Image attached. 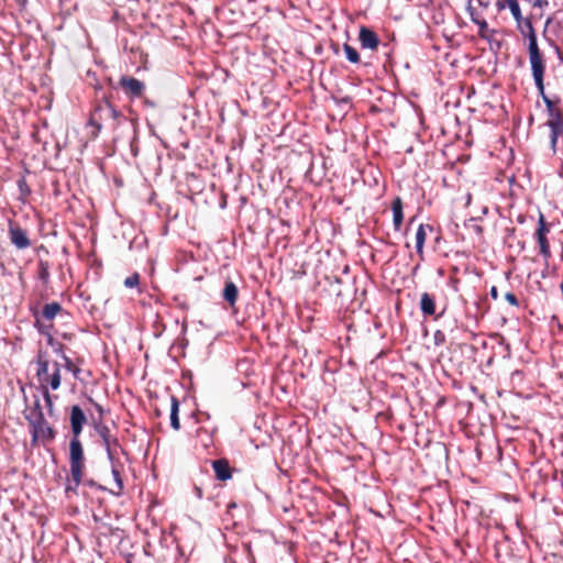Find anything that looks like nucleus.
<instances>
[{"label":"nucleus","instance_id":"cd10ccee","mask_svg":"<svg viewBox=\"0 0 563 563\" xmlns=\"http://www.w3.org/2000/svg\"><path fill=\"white\" fill-rule=\"evenodd\" d=\"M466 10H467V12L470 14V18H471V21L473 23L476 24L482 19L479 16V14L476 12V10L474 9V7L472 5V0H468Z\"/></svg>","mask_w":563,"mask_h":563},{"label":"nucleus","instance_id":"1a4fd4ad","mask_svg":"<svg viewBox=\"0 0 563 563\" xmlns=\"http://www.w3.org/2000/svg\"><path fill=\"white\" fill-rule=\"evenodd\" d=\"M119 85L125 95L133 98L141 97L145 89V85L141 80L129 76L121 77Z\"/></svg>","mask_w":563,"mask_h":563},{"label":"nucleus","instance_id":"9d476101","mask_svg":"<svg viewBox=\"0 0 563 563\" xmlns=\"http://www.w3.org/2000/svg\"><path fill=\"white\" fill-rule=\"evenodd\" d=\"M9 235L11 243L19 250H24L31 246V241L22 228L10 223Z\"/></svg>","mask_w":563,"mask_h":563},{"label":"nucleus","instance_id":"b1692460","mask_svg":"<svg viewBox=\"0 0 563 563\" xmlns=\"http://www.w3.org/2000/svg\"><path fill=\"white\" fill-rule=\"evenodd\" d=\"M179 402L175 397H172V407H170V426L175 430H179L180 422L178 418Z\"/></svg>","mask_w":563,"mask_h":563},{"label":"nucleus","instance_id":"6ab92c4d","mask_svg":"<svg viewBox=\"0 0 563 563\" xmlns=\"http://www.w3.org/2000/svg\"><path fill=\"white\" fill-rule=\"evenodd\" d=\"M35 416L40 418L45 417L41 399L38 396H34L33 404L27 406L26 409L24 410V418L26 419V421L32 420Z\"/></svg>","mask_w":563,"mask_h":563},{"label":"nucleus","instance_id":"423d86ee","mask_svg":"<svg viewBox=\"0 0 563 563\" xmlns=\"http://www.w3.org/2000/svg\"><path fill=\"white\" fill-rule=\"evenodd\" d=\"M532 77L536 84V87L539 91V95L541 96L543 102L547 107V112L550 117L549 121H561L563 120L562 114L559 109L554 107L553 100H551L544 91V73H545V66L541 67V75L539 76L538 73L531 71Z\"/></svg>","mask_w":563,"mask_h":563},{"label":"nucleus","instance_id":"f704fd0d","mask_svg":"<svg viewBox=\"0 0 563 563\" xmlns=\"http://www.w3.org/2000/svg\"><path fill=\"white\" fill-rule=\"evenodd\" d=\"M536 5H543V2H542L541 0H538V1L536 2Z\"/></svg>","mask_w":563,"mask_h":563},{"label":"nucleus","instance_id":"ddd939ff","mask_svg":"<svg viewBox=\"0 0 563 563\" xmlns=\"http://www.w3.org/2000/svg\"><path fill=\"white\" fill-rule=\"evenodd\" d=\"M99 434L102 438L109 461L113 462V456L117 454V449L120 448L118 439L110 435V431L107 427H101L99 429Z\"/></svg>","mask_w":563,"mask_h":563},{"label":"nucleus","instance_id":"e433bc0d","mask_svg":"<svg viewBox=\"0 0 563 563\" xmlns=\"http://www.w3.org/2000/svg\"><path fill=\"white\" fill-rule=\"evenodd\" d=\"M483 213H484V214H486V213H487V208H486V207L484 208Z\"/></svg>","mask_w":563,"mask_h":563},{"label":"nucleus","instance_id":"aec40b11","mask_svg":"<svg viewBox=\"0 0 563 563\" xmlns=\"http://www.w3.org/2000/svg\"><path fill=\"white\" fill-rule=\"evenodd\" d=\"M238 295H239V290H238L236 285L231 280L227 282L224 285L223 291H222L223 299L231 307H233L238 300Z\"/></svg>","mask_w":563,"mask_h":563},{"label":"nucleus","instance_id":"6e6552de","mask_svg":"<svg viewBox=\"0 0 563 563\" xmlns=\"http://www.w3.org/2000/svg\"><path fill=\"white\" fill-rule=\"evenodd\" d=\"M550 229L547 224L545 218L543 214H540L538 221V229L534 233V236L540 247V254L543 256L545 261H548L551 257L550 243L547 238Z\"/></svg>","mask_w":563,"mask_h":563},{"label":"nucleus","instance_id":"f3484780","mask_svg":"<svg viewBox=\"0 0 563 563\" xmlns=\"http://www.w3.org/2000/svg\"><path fill=\"white\" fill-rule=\"evenodd\" d=\"M420 309L424 316H433L435 313V300L434 297L428 292L421 294L420 297Z\"/></svg>","mask_w":563,"mask_h":563},{"label":"nucleus","instance_id":"4be33fe9","mask_svg":"<svg viewBox=\"0 0 563 563\" xmlns=\"http://www.w3.org/2000/svg\"><path fill=\"white\" fill-rule=\"evenodd\" d=\"M507 4H508V8H509L516 23H517V29L521 30L522 29V19H525V18L521 14V9H520L518 0H508Z\"/></svg>","mask_w":563,"mask_h":563},{"label":"nucleus","instance_id":"f8f14e48","mask_svg":"<svg viewBox=\"0 0 563 563\" xmlns=\"http://www.w3.org/2000/svg\"><path fill=\"white\" fill-rule=\"evenodd\" d=\"M86 422L87 418L82 409L77 405L73 406L70 409V427L73 437L79 438Z\"/></svg>","mask_w":563,"mask_h":563},{"label":"nucleus","instance_id":"c85d7f7f","mask_svg":"<svg viewBox=\"0 0 563 563\" xmlns=\"http://www.w3.org/2000/svg\"><path fill=\"white\" fill-rule=\"evenodd\" d=\"M505 299L514 307H518L519 306V301L517 299V297L512 294V292H507L505 295Z\"/></svg>","mask_w":563,"mask_h":563},{"label":"nucleus","instance_id":"a211bd4d","mask_svg":"<svg viewBox=\"0 0 563 563\" xmlns=\"http://www.w3.org/2000/svg\"><path fill=\"white\" fill-rule=\"evenodd\" d=\"M427 229L429 231H432L431 225L420 224L416 232V250L421 260L423 258V246L427 239Z\"/></svg>","mask_w":563,"mask_h":563},{"label":"nucleus","instance_id":"f257e3e1","mask_svg":"<svg viewBox=\"0 0 563 563\" xmlns=\"http://www.w3.org/2000/svg\"><path fill=\"white\" fill-rule=\"evenodd\" d=\"M36 364V376L38 378L42 397L44 399L48 415L52 416L54 412V405L49 394V388L56 390L60 386V364L57 362L51 364L46 358H43L42 356H38Z\"/></svg>","mask_w":563,"mask_h":563},{"label":"nucleus","instance_id":"7ed1b4c3","mask_svg":"<svg viewBox=\"0 0 563 563\" xmlns=\"http://www.w3.org/2000/svg\"><path fill=\"white\" fill-rule=\"evenodd\" d=\"M70 476L67 478L66 492L76 493L82 482L85 470L84 449L79 438L73 437L69 443Z\"/></svg>","mask_w":563,"mask_h":563},{"label":"nucleus","instance_id":"473e14b6","mask_svg":"<svg viewBox=\"0 0 563 563\" xmlns=\"http://www.w3.org/2000/svg\"><path fill=\"white\" fill-rule=\"evenodd\" d=\"M489 294H490L492 298H493L494 300H496V299L498 298V290H497V287H496V286H493V287L490 288Z\"/></svg>","mask_w":563,"mask_h":563},{"label":"nucleus","instance_id":"0eeeda50","mask_svg":"<svg viewBox=\"0 0 563 563\" xmlns=\"http://www.w3.org/2000/svg\"><path fill=\"white\" fill-rule=\"evenodd\" d=\"M120 115L121 113L110 102H103L95 109L90 122L98 130L101 129V124L98 121H110L114 128Z\"/></svg>","mask_w":563,"mask_h":563},{"label":"nucleus","instance_id":"2eb2a0df","mask_svg":"<svg viewBox=\"0 0 563 563\" xmlns=\"http://www.w3.org/2000/svg\"><path fill=\"white\" fill-rule=\"evenodd\" d=\"M110 463H111V473H112L114 484H115V489H111V494H113L115 496H120L124 489L123 479H122L121 472L119 468L120 463L115 456H113V462H110Z\"/></svg>","mask_w":563,"mask_h":563},{"label":"nucleus","instance_id":"a878e982","mask_svg":"<svg viewBox=\"0 0 563 563\" xmlns=\"http://www.w3.org/2000/svg\"><path fill=\"white\" fill-rule=\"evenodd\" d=\"M343 51L345 53L347 60H350L353 64H356L360 62V54L353 46H351L349 44H344Z\"/></svg>","mask_w":563,"mask_h":563},{"label":"nucleus","instance_id":"c756f323","mask_svg":"<svg viewBox=\"0 0 563 563\" xmlns=\"http://www.w3.org/2000/svg\"><path fill=\"white\" fill-rule=\"evenodd\" d=\"M40 267H41L40 277L42 279H45L48 276L47 266L45 263L41 262Z\"/></svg>","mask_w":563,"mask_h":563},{"label":"nucleus","instance_id":"7c9ffc66","mask_svg":"<svg viewBox=\"0 0 563 563\" xmlns=\"http://www.w3.org/2000/svg\"><path fill=\"white\" fill-rule=\"evenodd\" d=\"M496 9L501 12L504 11L506 8H508V4H507V1L506 0H497L496 3Z\"/></svg>","mask_w":563,"mask_h":563},{"label":"nucleus","instance_id":"bb28decb","mask_svg":"<svg viewBox=\"0 0 563 563\" xmlns=\"http://www.w3.org/2000/svg\"><path fill=\"white\" fill-rule=\"evenodd\" d=\"M139 284H140V275L137 273H134L124 279V286L128 288L136 287V286H139Z\"/></svg>","mask_w":563,"mask_h":563},{"label":"nucleus","instance_id":"20e7f679","mask_svg":"<svg viewBox=\"0 0 563 563\" xmlns=\"http://www.w3.org/2000/svg\"><path fill=\"white\" fill-rule=\"evenodd\" d=\"M521 35L528 38V53L531 71L541 75V67L545 66L544 57L538 45L536 30L530 19H522V29L518 30Z\"/></svg>","mask_w":563,"mask_h":563},{"label":"nucleus","instance_id":"412c9836","mask_svg":"<svg viewBox=\"0 0 563 563\" xmlns=\"http://www.w3.org/2000/svg\"><path fill=\"white\" fill-rule=\"evenodd\" d=\"M548 126L550 128L551 135H550V143L553 151H555L556 143L559 140V136L563 134V120L561 121H548Z\"/></svg>","mask_w":563,"mask_h":563},{"label":"nucleus","instance_id":"4468645a","mask_svg":"<svg viewBox=\"0 0 563 563\" xmlns=\"http://www.w3.org/2000/svg\"><path fill=\"white\" fill-rule=\"evenodd\" d=\"M393 223L396 231H399L404 221V206L400 197H396L391 203Z\"/></svg>","mask_w":563,"mask_h":563},{"label":"nucleus","instance_id":"2f4dec72","mask_svg":"<svg viewBox=\"0 0 563 563\" xmlns=\"http://www.w3.org/2000/svg\"><path fill=\"white\" fill-rule=\"evenodd\" d=\"M479 7L487 9L490 4V0H477Z\"/></svg>","mask_w":563,"mask_h":563},{"label":"nucleus","instance_id":"39448f33","mask_svg":"<svg viewBox=\"0 0 563 563\" xmlns=\"http://www.w3.org/2000/svg\"><path fill=\"white\" fill-rule=\"evenodd\" d=\"M30 433L32 437V444L42 443L43 445L52 442L56 437V431L49 424L45 417L40 418L35 416L29 420Z\"/></svg>","mask_w":563,"mask_h":563},{"label":"nucleus","instance_id":"9b49d317","mask_svg":"<svg viewBox=\"0 0 563 563\" xmlns=\"http://www.w3.org/2000/svg\"><path fill=\"white\" fill-rule=\"evenodd\" d=\"M358 41L362 48L372 51L377 49L380 43L378 35L366 26H361L358 32Z\"/></svg>","mask_w":563,"mask_h":563},{"label":"nucleus","instance_id":"5701e85b","mask_svg":"<svg viewBox=\"0 0 563 563\" xmlns=\"http://www.w3.org/2000/svg\"><path fill=\"white\" fill-rule=\"evenodd\" d=\"M55 351L60 353V356L64 361V367L71 372L74 374V376H77L78 373H79V367H77L74 362L64 353L63 351V345L60 343H56V347H55Z\"/></svg>","mask_w":563,"mask_h":563},{"label":"nucleus","instance_id":"c9c22d12","mask_svg":"<svg viewBox=\"0 0 563 563\" xmlns=\"http://www.w3.org/2000/svg\"><path fill=\"white\" fill-rule=\"evenodd\" d=\"M439 335H442V336H443V334H442L440 331H437V333H435V338H437V336H439Z\"/></svg>","mask_w":563,"mask_h":563},{"label":"nucleus","instance_id":"393cba45","mask_svg":"<svg viewBox=\"0 0 563 563\" xmlns=\"http://www.w3.org/2000/svg\"><path fill=\"white\" fill-rule=\"evenodd\" d=\"M476 25L478 26V36L484 40H489L495 31L489 30L488 24L485 19H481Z\"/></svg>","mask_w":563,"mask_h":563},{"label":"nucleus","instance_id":"f03ea898","mask_svg":"<svg viewBox=\"0 0 563 563\" xmlns=\"http://www.w3.org/2000/svg\"><path fill=\"white\" fill-rule=\"evenodd\" d=\"M30 311L34 318V327L37 332L40 334L46 335L48 338V343L54 345V340L52 336V331L54 328L53 320L56 317L68 316V313L57 301L45 303L41 310H38L36 307H31Z\"/></svg>","mask_w":563,"mask_h":563},{"label":"nucleus","instance_id":"72a5a7b5","mask_svg":"<svg viewBox=\"0 0 563 563\" xmlns=\"http://www.w3.org/2000/svg\"><path fill=\"white\" fill-rule=\"evenodd\" d=\"M471 201H472V195L468 192V194L466 195L465 206H470V205H471Z\"/></svg>","mask_w":563,"mask_h":563},{"label":"nucleus","instance_id":"dca6fc26","mask_svg":"<svg viewBox=\"0 0 563 563\" xmlns=\"http://www.w3.org/2000/svg\"><path fill=\"white\" fill-rule=\"evenodd\" d=\"M212 467H213L216 477L219 481H227V479L231 478L232 474H231V470H230L228 461H225L223 459L214 460L212 462Z\"/></svg>","mask_w":563,"mask_h":563}]
</instances>
